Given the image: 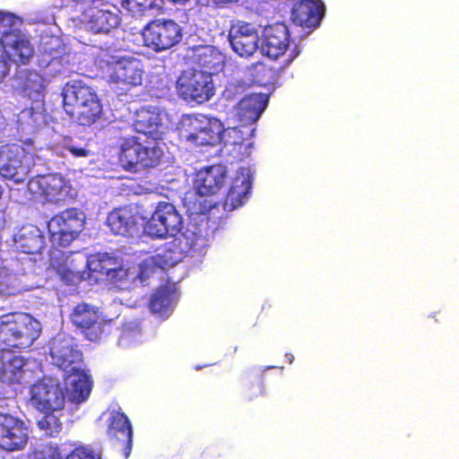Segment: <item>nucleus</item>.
<instances>
[{
	"label": "nucleus",
	"mask_w": 459,
	"mask_h": 459,
	"mask_svg": "<svg viewBox=\"0 0 459 459\" xmlns=\"http://www.w3.org/2000/svg\"><path fill=\"white\" fill-rule=\"evenodd\" d=\"M250 189L251 183L248 179L245 178H235L227 193L225 199L226 204H230L234 209L241 206L247 199Z\"/></svg>",
	"instance_id": "f704fd0d"
},
{
	"label": "nucleus",
	"mask_w": 459,
	"mask_h": 459,
	"mask_svg": "<svg viewBox=\"0 0 459 459\" xmlns=\"http://www.w3.org/2000/svg\"><path fill=\"white\" fill-rule=\"evenodd\" d=\"M289 44V30L284 23L277 22L265 27L263 49L267 56L273 59L278 58L284 54Z\"/></svg>",
	"instance_id": "4be33fe9"
},
{
	"label": "nucleus",
	"mask_w": 459,
	"mask_h": 459,
	"mask_svg": "<svg viewBox=\"0 0 459 459\" xmlns=\"http://www.w3.org/2000/svg\"><path fill=\"white\" fill-rule=\"evenodd\" d=\"M150 310L160 316H168L171 310V296L166 290H156L150 300Z\"/></svg>",
	"instance_id": "e433bc0d"
},
{
	"label": "nucleus",
	"mask_w": 459,
	"mask_h": 459,
	"mask_svg": "<svg viewBox=\"0 0 459 459\" xmlns=\"http://www.w3.org/2000/svg\"><path fill=\"white\" fill-rule=\"evenodd\" d=\"M4 48H9L13 62L27 65L34 55V49L30 40L16 34L8 33L2 39Z\"/></svg>",
	"instance_id": "c85d7f7f"
},
{
	"label": "nucleus",
	"mask_w": 459,
	"mask_h": 459,
	"mask_svg": "<svg viewBox=\"0 0 459 459\" xmlns=\"http://www.w3.org/2000/svg\"><path fill=\"white\" fill-rule=\"evenodd\" d=\"M100 316L98 309L86 303L78 304L71 314V321L80 331Z\"/></svg>",
	"instance_id": "c9c22d12"
},
{
	"label": "nucleus",
	"mask_w": 459,
	"mask_h": 459,
	"mask_svg": "<svg viewBox=\"0 0 459 459\" xmlns=\"http://www.w3.org/2000/svg\"><path fill=\"white\" fill-rule=\"evenodd\" d=\"M133 127L147 140L143 141L136 135L120 137L117 146L118 164L131 173L158 166L163 156L160 142L168 131L160 112L152 107L141 108L135 114Z\"/></svg>",
	"instance_id": "f257e3e1"
},
{
	"label": "nucleus",
	"mask_w": 459,
	"mask_h": 459,
	"mask_svg": "<svg viewBox=\"0 0 459 459\" xmlns=\"http://www.w3.org/2000/svg\"><path fill=\"white\" fill-rule=\"evenodd\" d=\"M173 238L186 256L200 253L207 246V239L196 224H188L184 232Z\"/></svg>",
	"instance_id": "cd10ccee"
},
{
	"label": "nucleus",
	"mask_w": 459,
	"mask_h": 459,
	"mask_svg": "<svg viewBox=\"0 0 459 459\" xmlns=\"http://www.w3.org/2000/svg\"><path fill=\"white\" fill-rule=\"evenodd\" d=\"M222 122L204 114L188 115L181 121L180 135L194 146H214L221 143Z\"/></svg>",
	"instance_id": "20e7f679"
},
{
	"label": "nucleus",
	"mask_w": 459,
	"mask_h": 459,
	"mask_svg": "<svg viewBox=\"0 0 459 459\" xmlns=\"http://www.w3.org/2000/svg\"><path fill=\"white\" fill-rule=\"evenodd\" d=\"M83 264L88 270V278H93L95 281L103 277L114 279L117 273L122 271L120 262L117 257L108 254H96L87 258V262Z\"/></svg>",
	"instance_id": "5701e85b"
},
{
	"label": "nucleus",
	"mask_w": 459,
	"mask_h": 459,
	"mask_svg": "<svg viewBox=\"0 0 459 459\" xmlns=\"http://www.w3.org/2000/svg\"><path fill=\"white\" fill-rule=\"evenodd\" d=\"M209 1L216 5H221V4H230V3H236L238 0H209Z\"/></svg>",
	"instance_id": "49530a36"
},
{
	"label": "nucleus",
	"mask_w": 459,
	"mask_h": 459,
	"mask_svg": "<svg viewBox=\"0 0 459 459\" xmlns=\"http://www.w3.org/2000/svg\"><path fill=\"white\" fill-rule=\"evenodd\" d=\"M254 129L243 124L225 129L221 134V143L227 155L233 160L240 161L247 158L253 146L252 136Z\"/></svg>",
	"instance_id": "4468645a"
},
{
	"label": "nucleus",
	"mask_w": 459,
	"mask_h": 459,
	"mask_svg": "<svg viewBox=\"0 0 459 459\" xmlns=\"http://www.w3.org/2000/svg\"><path fill=\"white\" fill-rule=\"evenodd\" d=\"M67 151L73 154L74 157H87L89 155V151L83 147H76V146H68Z\"/></svg>",
	"instance_id": "c03bdc74"
},
{
	"label": "nucleus",
	"mask_w": 459,
	"mask_h": 459,
	"mask_svg": "<svg viewBox=\"0 0 459 459\" xmlns=\"http://www.w3.org/2000/svg\"><path fill=\"white\" fill-rule=\"evenodd\" d=\"M84 15L86 17L87 29L92 33H108L120 23V19L117 14L97 6H90Z\"/></svg>",
	"instance_id": "393cba45"
},
{
	"label": "nucleus",
	"mask_w": 459,
	"mask_h": 459,
	"mask_svg": "<svg viewBox=\"0 0 459 459\" xmlns=\"http://www.w3.org/2000/svg\"><path fill=\"white\" fill-rule=\"evenodd\" d=\"M267 97L262 93H252L243 97L238 103V116L245 125L255 123L267 106Z\"/></svg>",
	"instance_id": "a878e982"
},
{
	"label": "nucleus",
	"mask_w": 459,
	"mask_h": 459,
	"mask_svg": "<svg viewBox=\"0 0 459 459\" xmlns=\"http://www.w3.org/2000/svg\"><path fill=\"white\" fill-rule=\"evenodd\" d=\"M195 63L199 66V70L203 73L209 74V75L212 77V75L223 70L225 56L216 48L204 46L197 49Z\"/></svg>",
	"instance_id": "bb28decb"
},
{
	"label": "nucleus",
	"mask_w": 459,
	"mask_h": 459,
	"mask_svg": "<svg viewBox=\"0 0 459 459\" xmlns=\"http://www.w3.org/2000/svg\"><path fill=\"white\" fill-rule=\"evenodd\" d=\"M34 166L33 154L18 143L0 147V175L15 183H22L30 177Z\"/></svg>",
	"instance_id": "423d86ee"
},
{
	"label": "nucleus",
	"mask_w": 459,
	"mask_h": 459,
	"mask_svg": "<svg viewBox=\"0 0 459 459\" xmlns=\"http://www.w3.org/2000/svg\"><path fill=\"white\" fill-rule=\"evenodd\" d=\"M142 336V328L138 322L128 321L122 325L119 343L123 346L137 342Z\"/></svg>",
	"instance_id": "ea45409f"
},
{
	"label": "nucleus",
	"mask_w": 459,
	"mask_h": 459,
	"mask_svg": "<svg viewBox=\"0 0 459 459\" xmlns=\"http://www.w3.org/2000/svg\"><path fill=\"white\" fill-rule=\"evenodd\" d=\"M226 178L227 169L225 166L212 165L197 172L195 187L201 195H212L222 188Z\"/></svg>",
	"instance_id": "412c9836"
},
{
	"label": "nucleus",
	"mask_w": 459,
	"mask_h": 459,
	"mask_svg": "<svg viewBox=\"0 0 459 459\" xmlns=\"http://www.w3.org/2000/svg\"><path fill=\"white\" fill-rule=\"evenodd\" d=\"M186 257L174 238L161 245L155 255H151L139 264L138 278L144 281L158 269L165 270L175 266Z\"/></svg>",
	"instance_id": "ddd939ff"
},
{
	"label": "nucleus",
	"mask_w": 459,
	"mask_h": 459,
	"mask_svg": "<svg viewBox=\"0 0 459 459\" xmlns=\"http://www.w3.org/2000/svg\"><path fill=\"white\" fill-rule=\"evenodd\" d=\"M107 434L113 445L120 447L125 459H127L133 446V428L129 418L124 412L112 411Z\"/></svg>",
	"instance_id": "a211bd4d"
},
{
	"label": "nucleus",
	"mask_w": 459,
	"mask_h": 459,
	"mask_svg": "<svg viewBox=\"0 0 459 459\" xmlns=\"http://www.w3.org/2000/svg\"><path fill=\"white\" fill-rule=\"evenodd\" d=\"M48 449L50 459H63L64 454L58 446H48Z\"/></svg>",
	"instance_id": "a18cd8bd"
},
{
	"label": "nucleus",
	"mask_w": 459,
	"mask_h": 459,
	"mask_svg": "<svg viewBox=\"0 0 459 459\" xmlns=\"http://www.w3.org/2000/svg\"><path fill=\"white\" fill-rule=\"evenodd\" d=\"M65 459H101L100 454L88 446H80L70 452Z\"/></svg>",
	"instance_id": "79ce46f5"
},
{
	"label": "nucleus",
	"mask_w": 459,
	"mask_h": 459,
	"mask_svg": "<svg viewBox=\"0 0 459 459\" xmlns=\"http://www.w3.org/2000/svg\"><path fill=\"white\" fill-rule=\"evenodd\" d=\"M62 410H47L42 411L43 417L38 421V427L40 430H43L48 437H54L61 432L62 422L58 415H56V411H61Z\"/></svg>",
	"instance_id": "4c0bfd02"
},
{
	"label": "nucleus",
	"mask_w": 459,
	"mask_h": 459,
	"mask_svg": "<svg viewBox=\"0 0 459 459\" xmlns=\"http://www.w3.org/2000/svg\"><path fill=\"white\" fill-rule=\"evenodd\" d=\"M29 394L30 404L39 411L65 408V395L58 385L39 380L30 385Z\"/></svg>",
	"instance_id": "dca6fc26"
},
{
	"label": "nucleus",
	"mask_w": 459,
	"mask_h": 459,
	"mask_svg": "<svg viewBox=\"0 0 459 459\" xmlns=\"http://www.w3.org/2000/svg\"><path fill=\"white\" fill-rule=\"evenodd\" d=\"M228 39L233 51L239 56L249 57L258 49L260 37L252 23L238 21L231 24Z\"/></svg>",
	"instance_id": "f3484780"
},
{
	"label": "nucleus",
	"mask_w": 459,
	"mask_h": 459,
	"mask_svg": "<svg viewBox=\"0 0 459 459\" xmlns=\"http://www.w3.org/2000/svg\"><path fill=\"white\" fill-rule=\"evenodd\" d=\"M83 257L80 259L74 258L72 255H65L61 252L58 256H50L49 269L58 274L61 280L67 284H74L88 278L87 267L82 263H86Z\"/></svg>",
	"instance_id": "6ab92c4d"
},
{
	"label": "nucleus",
	"mask_w": 459,
	"mask_h": 459,
	"mask_svg": "<svg viewBox=\"0 0 459 459\" xmlns=\"http://www.w3.org/2000/svg\"><path fill=\"white\" fill-rule=\"evenodd\" d=\"M41 323L23 311L0 315V380L7 384L19 383L26 365L25 359L15 354L30 348L39 338Z\"/></svg>",
	"instance_id": "f03ea898"
},
{
	"label": "nucleus",
	"mask_w": 459,
	"mask_h": 459,
	"mask_svg": "<svg viewBox=\"0 0 459 459\" xmlns=\"http://www.w3.org/2000/svg\"><path fill=\"white\" fill-rule=\"evenodd\" d=\"M178 95L187 102L203 104L215 94V85L209 74L197 69L184 70L177 80Z\"/></svg>",
	"instance_id": "0eeeda50"
},
{
	"label": "nucleus",
	"mask_w": 459,
	"mask_h": 459,
	"mask_svg": "<svg viewBox=\"0 0 459 459\" xmlns=\"http://www.w3.org/2000/svg\"><path fill=\"white\" fill-rule=\"evenodd\" d=\"M62 107L71 119L83 126L96 123L102 115V104L97 91L84 81L67 82L62 88Z\"/></svg>",
	"instance_id": "7ed1b4c3"
},
{
	"label": "nucleus",
	"mask_w": 459,
	"mask_h": 459,
	"mask_svg": "<svg viewBox=\"0 0 459 459\" xmlns=\"http://www.w3.org/2000/svg\"><path fill=\"white\" fill-rule=\"evenodd\" d=\"M146 217L134 204L112 210L107 217V225L115 235L126 238L138 236L145 227Z\"/></svg>",
	"instance_id": "9b49d317"
},
{
	"label": "nucleus",
	"mask_w": 459,
	"mask_h": 459,
	"mask_svg": "<svg viewBox=\"0 0 459 459\" xmlns=\"http://www.w3.org/2000/svg\"><path fill=\"white\" fill-rule=\"evenodd\" d=\"M431 317L434 318L437 321V319L435 317V315H432Z\"/></svg>",
	"instance_id": "603ef678"
},
{
	"label": "nucleus",
	"mask_w": 459,
	"mask_h": 459,
	"mask_svg": "<svg viewBox=\"0 0 459 459\" xmlns=\"http://www.w3.org/2000/svg\"><path fill=\"white\" fill-rule=\"evenodd\" d=\"M170 1L175 3V4H185L188 0H170Z\"/></svg>",
	"instance_id": "de8ad7c7"
},
{
	"label": "nucleus",
	"mask_w": 459,
	"mask_h": 459,
	"mask_svg": "<svg viewBox=\"0 0 459 459\" xmlns=\"http://www.w3.org/2000/svg\"><path fill=\"white\" fill-rule=\"evenodd\" d=\"M112 129L114 130V132H117V131H118L120 128H119L118 126H112Z\"/></svg>",
	"instance_id": "3c124183"
},
{
	"label": "nucleus",
	"mask_w": 459,
	"mask_h": 459,
	"mask_svg": "<svg viewBox=\"0 0 459 459\" xmlns=\"http://www.w3.org/2000/svg\"><path fill=\"white\" fill-rule=\"evenodd\" d=\"M10 65L7 59L2 56H0V82L5 78V76L9 74Z\"/></svg>",
	"instance_id": "37998d69"
},
{
	"label": "nucleus",
	"mask_w": 459,
	"mask_h": 459,
	"mask_svg": "<svg viewBox=\"0 0 459 459\" xmlns=\"http://www.w3.org/2000/svg\"><path fill=\"white\" fill-rule=\"evenodd\" d=\"M18 89L22 96L38 100L44 96L46 80L39 72L27 70L19 77Z\"/></svg>",
	"instance_id": "c756f323"
},
{
	"label": "nucleus",
	"mask_w": 459,
	"mask_h": 459,
	"mask_svg": "<svg viewBox=\"0 0 459 459\" xmlns=\"http://www.w3.org/2000/svg\"><path fill=\"white\" fill-rule=\"evenodd\" d=\"M257 66L261 67L262 71H266L267 70V66L263 65V64L257 65Z\"/></svg>",
	"instance_id": "09e8293b"
},
{
	"label": "nucleus",
	"mask_w": 459,
	"mask_h": 459,
	"mask_svg": "<svg viewBox=\"0 0 459 459\" xmlns=\"http://www.w3.org/2000/svg\"><path fill=\"white\" fill-rule=\"evenodd\" d=\"M29 440V429L20 418L0 411V449L7 452L19 451Z\"/></svg>",
	"instance_id": "f8f14e48"
},
{
	"label": "nucleus",
	"mask_w": 459,
	"mask_h": 459,
	"mask_svg": "<svg viewBox=\"0 0 459 459\" xmlns=\"http://www.w3.org/2000/svg\"><path fill=\"white\" fill-rule=\"evenodd\" d=\"M263 371L247 372L240 379V390L246 401L253 402L265 394Z\"/></svg>",
	"instance_id": "2f4dec72"
},
{
	"label": "nucleus",
	"mask_w": 459,
	"mask_h": 459,
	"mask_svg": "<svg viewBox=\"0 0 459 459\" xmlns=\"http://www.w3.org/2000/svg\"><path fill=\"white\" fill-rule=\"evenodd\" d=\"M112 332V320H106L101 316L95 319L94 323H90L81 330L85 339L93 342L104 341Z\"/></svg>",
	"instance_id": "72a5a7b5"
},
{
	"label": "nucleus",
	"mask_w": 459,
	"mask_h": 459,
	"mask_svg": "<svg viewBox=\"0 0 459 459\" xmlns=\"http://www.w3.org/2000/svg\"><path fill=\"white\" fill-rule=\"evenodd\" d=\"M144 45L155 52L168 50L183 37L181 26L172 19L158 18L148 22L142 30Z\"/></svg>",
	"instance_id": "6e6552de"
},
{
	"label": "nucleus",
	"mask_w": 459,
	"mask_h": 459,
	"mask_svg": "<svg viewBox=\"0 0 459 459\" xmlns=\"http://www.w3.org/2000/svg\"><path fill=\"white\" fill-rule=\"evenodd\" d=\"M67 374L69 377H74L71 382L72 400L77 403L84 402L91 390L90 376L81 368H73L72 371Z\"/></svg>",
	"instance_id": "473e14b6"
},
{
	"label": "nucleus",
	"mask_w": 459,
	"mask_h": 459,
	"mask_svg": "<svg viewBox=\"0 0 459 459\" xmlns=\"http://www.w3.org/2000/svg\"><path fill=\"white\" fill-rule=\"evenodd\" d=\"M15 278L8 269L0 265V296H12L17 292Z\"/></svg>",
	"instance_id": "a19ab883"
},
{
	"label": "nucleus",
	"mask_w": 459,
	"mask_h": 459,
	"mask_svg": "<svg viewBox=\"0 0 459 459\" xmlns=\"http://www.w3.org/2000/svg\"><path fill=\"white\" fill-rule=\"evenodd\" d=\"M325 5L320 0H301L291 11V20L298 26L316 29L325 16Z\"/></svg>",
	"instance_id": "aec40b11"
},
{
	"label": "nucleus",
	"mask_w": 459,
	"mask_h": 459,
	"mask_svg": "<svg viewBox=\"0 0 459 459\" xmlns=\"http://www.w3.org/2000/svg\"><path fill=\"white\" fill-rule=\"evenodd\" d=\"M182 229V216L175 205L168 202L158 203L151 218L145 220V232L152 238L175 237Z\"/></svg>",
	"instance_id": "1a4fd4ad"
},
{
	"label": "nucleus",
	"mask_w": 459,
	"mask_h": 459,
	"mask_svg": "<svg viewBox=\"0 0 459 459\" xmlns=\"http://www.w3.org/2000/svg\"><path fill=\"white\" fill-rule=\"evenodd\" d=\"M48 238L53 248L70 246L82 232L85 216L77 208H68L54 215L48 222Z\"/></svg>",
	"instance_id": "39448f33"
},
{
	"label": "nucleus",
	"mask_w": 459,
	"mask_h": 459,
	"mask_svg": "<svg viewBox=\"0 0 459 459\" xmlns=\"http://www.w3.org/2000/svg\"><path fill=\"white\" fill-rule=\"evenodd\" d=\"M49 354L53 364L66 373L71 372L73 368H81L82 354L71 336L57 334L52 338Z\"/></svg>",
	"instance_id": "2eb2a0df"
},
{
	"label": "nucleus",
	"mask_w": 459,
	"mask_h": 459,
	"mask_svg": "<svg viewBox=\"0 0 459 459\" xmlns=\"http://www.w3.org/2000/svg\"><path fill=\"white\" fill-rule=\"evenodd\" d=\"M163 0H123L122 6L133 15H143L148 10H161Z\"/></svg>",
	"instance_id": "58836bf2"
},
{
	"label": "nucleus",
	"mask_w": 459,
	"mask_h": 459,
	"mask_svg": "<svg viewBox=\"0 0 459 459\" xmlns=\"http://www.w3.org/2000/svg\"><path fill=\"white\" fill-rule=\"evenodd\" d=\"M17 251L34 255L45 247V238L41 230L31 224L22 226L14 238Z\"/></svg>",
	"instance_id": "b1692460"
},
{
	"label": "nucleus",
	"mask_w": 459,
	"mask_h": 459,
	"mask_svg": "<svg viewBox=\"0 0 459 459\" xmlns=\"http://www.w3.org/2000/svg\"><path fill=\"white\" fill-rule=\"evenodd\" d=\"M108 82L122 95L143 81V65L134 57H120L108 62Z\"/></svg>",
	"instance_id": "9d476101"
},
{
	"label": "nucleus",
	"mask_w": 459,
	"mask_h": 459,
	"mask_svg": "<svg viewBox=\"0 0 459 459\" xmlns=\"http://www.w3.org/2000/svg\"><path fill=\"white\" fill-rule=\"evenodd\" d=\"M299 54V51H295V53L291 56V59L295 58Z\"/></svg>",
	"instance_id": "8fccbe9b"
},
{
	"label": "nucleus",
	"mask_w": 459,
	"mask_h": 459,
	"mask_svg": "<svg viewBox=\"0 0 459 459\" xmlns=\"http://www.w3.org/2000/svg\"><path fill=\"white\" fill-rule=\"evenodd\" d=\"M33 183L37 186V192L48 202H58L62 199V191L65 186L64 178L56 174H48L39 177Z\"/></svg>",
	"instance_id": "7c9ffc66"
}]
</instances>
